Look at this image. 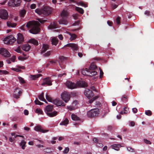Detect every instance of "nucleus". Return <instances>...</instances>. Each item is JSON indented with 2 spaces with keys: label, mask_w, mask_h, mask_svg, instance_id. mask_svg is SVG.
Masks as SVG:
<instances>
[{
  "label": "nucleus",
  "mask_w": 154,
  "mask_h": 154,
  "mask_svg": "<svg viewBox=\"0 0 154 154\" xmlns=\"http://www.w3.org/2000/svg\"><path fill=\"white\" fill-rule=\"evenodd\" d=\"M97 66L94 63H92L90 66L89 69L86 68L82 71V73L84 75H86L90 76H94L97 75V72L95 71L97 68Z\"/></svg>",
  "instance_id": "f257e3e1"
},
{
  "label": "nucleus",
  "mask_w": 154,
  "mask_h": 154,
  "mask_svg": "<svg viewBox=\"0 0 154 154\" xmlns=\"http://www.w3.org/2000/svg\"><path fill=\"white\" fill-rule=\"evenodd\" d=\"M66 85L68 88L73 89L76 88L77 86L85 87L88 86L87 83L83 81H78L76 84L72 82L69 81H67L66 83Z\"/></svg>",
  "instance_id": "f03ea898"
},
{
  "label": "nucleus",
  "mask_w": 154,
  "mask_h": 154,
  "mask_svg": "<svg viewBox=\"0 0 154 154\" xmlns=\"http://www.w3.org/2000/svg\"><path fill=\"white\" fill-rule=\"evenodd\" d=\"M51 8L49 6L44 7L43 9H37L35 10V12L39 15L43 16H46L50 14L51 12Z\"/></svg>",
  "instance_id": "7ed1b4c3"
},
{
  "label": "nucleus",
  "mask_w": 154,
  "mask_h": 154,
  "mask_svg": "<svg viewBox=\"0 0 154 154\" xmlns=\"http://www.w3.org/2000/svg\"><path fill=\"white\" fill-rule=\"evenodd\" d=\"M99 114V109L96 108L91 109L88 112L87 115L88 117L93 118L97 116Z\"/></svg>",
  "instance_id": "20e7f679"
},
{
  "label": "nucleus",
  "mask_w": 154,
  "mask_h": 154,
  "mask_svg": "<svg viewBox=\"0 0 154 154\" xmlns=\"http://www.w3.org/2000/svg\"><path fill=\"white\" fill-rule=\"evenodd\" d=\"M16 40L12 35H10L5 38L4 40V43L7 44H11Z\"/></svg>",
  "instance_id": "39448f33"
},
{
  "label": "nucleus",
  "mask_w": 154,
  "mask_h": 154,
  "mask_svg": "<svg viewBox=\"0 0 154 154\" xmlns=\"http://www.w3.org/2000/svg\"><path fill=\"white\" fill-rule=\"evenodd\" d=\"M21 0H10L8 2V5L11 7H17L20 5Z\"/></svg>",
  "instance_id": "423d86ee"
},
{
  "label": "nucleus",
  "mask_w": 154,
  "mask_h": 154,
  "mask_svg": "<svg viewBox=\"0 0 154 154\" xmlns=\"http://www.w3.org/2000/svg\"><path fill=\"white\" fill-rule=\"evenodd\" d=\"M22 92V89L18 88H16L14 91L13 96L14 98L18 99L20 98Z\"/></svg>",
  "instance_id": "0eeeda50"
},
{
  "label": "nucleus",
  "mask_w": 154,
  "mask_h": 154,
  "mask_svg": "<svg viewBox=\"0 0 154 154\" xmlns=\"http://www.w3.org/2000/svg\"><path fill=\"white\" fill-rule=\"evenodd\" d=\"M8 17V14L7 10L2 9L0 10V18L1 19L6 20Z\"/></svg>",
  "instance_id": "6e6552de"
},
{
  "label": "nucleus",
  "mask_w": 154,
  "mask_h": 154,
  "mask_svg": "<svg viewBox=\"0 0 154 154\" xmlns=\"http://www.w3.org/2000/svg\"><path fill=\"white\" fill-rule=\"evenodd\" d=\"M61 97L65 102L67 103L70 98V94L66 91L63 92L61 94Z\"/></svg>",
  "instance_id": "1a4fd4ad"
},
{
  "label": "nucleus",
  "mask_w": 154,
  "mask_h": 154,
  "mask_svg": "<svg viewBox=\"0 0 154 154\" xmlns=\"http://www.w3.org/2000/svg\"><path fill=\"white\" fill-rule=\"evenodd\" d=\"M0 54L5 57H9L11 56L9 52L7 49L3 48H0Z\"/></svg>",
  "instance_id": "9d476101"
},
{
  "label": "nucleus",
  "mask_w": 154,
  "mask_h": 154,
  "mask_svg": "<svg viewBox=\"0 0 154 154\" xmlns=\"http://www.w3.org/2000/svg\"><path fill=\"white\" fill-rule=\"evenodd\" d=\"M40 32V28L36 24L32 26V28L29 30V32L33 34H36Z\"/></svg>",
  "instance_id": "9b49d317"
},
{
  "label": "nucleus",
  "mask_w": 154,
  "mask_h": 154,
  "mask_svg": "<svg viewBox=\"0 0 154 154\" xmlns=\"http://www.w3.org/2000/svg\"><path fill=\"white\" fill-rule=\"evenodd\" d=\"M84 94L86 97L89 99L94 96V94L93 92L88 89H86L84 92Z\"/></svg>",
  "instance_id": "f8f14e48"
},
{
  "label": "nucleus",
  "mask_w": 154,
  "mask_h": 154,
  "mask_svg": "<svg viewBox=\"0 0 154 154\" xmlns=\"http://www.w3.org/2000/svg\"><path fill=\"white\" fill-rule=\"evenodd\" d=\"M53 103L57 106H65V103L61 100L58 99H55L53 100Z\"/></svg>",
  "instance_id": "ddd939ff"
},
{
  "label": "nucleus",
  "mask_w": 154,
  "mask_h": 154,
  "mask_svg": "<svg viewBox=\"0 0 154 154\" xmlns=\"http://www.w3.org/2000/svg\"><path fill=\"white\" fill-rule=\"evenodd\" d=\"M52 81L50 77H47L44 79L43 81V83L42 84V85H47L48 86L51 85H52Z\"/></svg>",
  "instance_id": "4468645a"
},
{
  "label": "nucleus",
  "mask_w": 154,
  "mask_h": 154,
  "mask_svg": "<svg viewBox=\"0 0 154 154\" xmlns=\"http://www.w3.org/2000/svg\"><path fill=\"white\" fill-rule=\"evenodd\" d=\"M71 47L74 51L77 50L78 48V45L77 44L74 43L68 44L64 46V47Z\"/></svg>",
  "instance_id": "2eb2a0df"
},
{
  "label": "nucleus",
  "mask_w": 154,
  "mask_h": 154,
  "mask_svg": "<svg viewBox=\"0 0 154 154\" xmlns=\"http://www.w3.org/2000/svg\"><path fill=\"white\" fill-rule=\"evenodd\" d=\"M34 130L37 131H39L42 133H45L48 131V130H43L40 125H38L34 128Z\"/></svg>",
  "instance_id": "dca6fc26"
},
{
  "label": "nucleus",
  "mask_w": 154,
  "mask_h": 154,
  "mask_svg": "<svg viewBox=\"0 0 154 154\" xmlns=\"http://www.w3.org/2000/svg\"><path fill=\"white\" fill-rule=\"evenodd\" d=\"M24 41V38L23 35L20 33L17 34V42L18 44L22 43Z\"/></svg>",
  "instance_id": "f3484780"
},
{
  "label": "nucleus",
  "mask_w": 154,
  "mask_h": 154,
  "mask_svg": "<svg viewBox=\"0 0 154 154\" xmlns=\"http://www.w3.org/2000/svg\"><path fill=\"white\" fill-rule=\"evenodd\" d=\"M112 148L116 151L119 150L120 148L122 147L120 144H114L111 146Z\"/></svg>",
  "instance_id": "a211bd4d"
},
{
  "label": "nucleus",
  "mask_w": 154,
  "mask_h": 154,
  "mask_svg": "<svg viewBox=\"0 0 154 154\" xmlns=\"http://www.w3.org/2000/svg\"><path fill=\"white\" fill-rule=\"evenodd\" d=\"M30 48L31 46L28 44H25L22 46V49L26 51H29Z\"/></svg>",
  "instance_id": "6ab92c4d"
},
{
  "label": "nucleus",
  "mask_w": 154,
  "mask_h": 154,
  "mask_svg": "<svg viewBox=\"0 0 154 154\" xmlns=\"http://www.w3.org/2000/svg\"><path fill=\"white\" fill-rule=\"evenodd\" d=\"M66 19V18H62V19L59 20V23L60 24L67 25L68 23V21Z\"/></svg>",
  "instance_id": "aec40b11"
},
{
  "label": "nucleus",
  "mask_w": 154,
  "mask_h": 154,
  "mask_svg": "<svg viewBox=\"0 0 154 154\" xmlns=\"http://www.w3.org/2000/svg\"><path fill=\"white\" fill-rule=\"evenodd\" d=\"M53 109V106H52L48 105L45 108V112L47 114V113L51 112L52 111Z\"/></svg>",
  "instance_id": "412c9836"
},
{
  "label": "nucleus",
  "mask_w": 154,
  "mask_h": 154,
  "mask_svg": "<svg viewBox=\"0 0 154 154\" xmlns=\"http://www.w3.org/2000/svg\"><path fill=\"white\" fill-rule=\"evenodd\" d=\"M49 48L48 45L46 44H43L42 49L41 53L43 54L47 51Z\"/></svg>",
  "instance_id": "4be33fe9"
},
{
  "label": "nucleus",
  "mask_w": 154,
  "mask_h": 154,
  "mask_svg": "<svg viewBox=\"0 0 154 154\" xmlns=\"http://www.w3.org/2000/svg\"><path fill=\"white\" fill-rule=\"evenodd\" d=\"M57 23L55 22H54L53 23H51V24L48 27L50 29H56L57 27Z\"/></svg>",
  "instance_id": "5701e85b"
},
{
  "label": "nucleus",
  "mask_w": 154,
  "mask_h": 154,
  "mask_svg": "<svg viewBox=\"0 0 154 154\" xmlns=\"http://www.w3.org/2000/svg\"><path fill=\"white\" fill-rule=\"evenodd\" d=\"M57 114V112L56 111H54L53 112H50L47 113V115L50 117H53L56 116Z\"/></svg>",
  "instance_id": "b1692460"
},
{
  "label": "nucleus",
  "mask_w": 154,
  "mask_h": 154,
  "mask_svg": "<svg viewBox=\"0 0 154 154\" xmlns=\"http://www.w3.org/2000/svg\"><path fill=\"white\" fill-rule=\"evenodd\" d=\"M61 15L62 18H66L68 15L67 11L63 10L61 13Z\"/></svg>",
  "instance_id": "393cba45"
},
{
  "label": "nucleus",
  "mask_w": 154,
  "mask_h": 154,
  "mask_svg": "<svg viewBox=\"0 0 154 154\" xmlns=\"http://www.w3.org/2000/svg\"><path fill=\"white\" fill-rule=\"evenodd\" d=\"M29 42L32 43L35 45H38V41L34 38L31 39L29 40Z\"/></svg>",
  "instance_id": "a878e982"
},
{
  "label": "nucleus",
  "mask_w": 154,
  "mask_h": 154,
  "mask_svg": "<svg viewBox=\"0 0 154 154\" xmlns=\"http://www.w3.org/2000/svg\"><path fill=\"white\" fill-rule=\"evenodd\" d=\"M39 99L42 101H43L46 103H47V102L46 100L45 99L44 97V93L42 92V93L38 96Z\"/></svg>",
  "instance_id": "bb28decb"
},
{
  "label": "nucleus",
  "mask_w": 154,
  "mask_h": 154,
  "mask_svg": "<svg viewBox=\"0 0 154 154\" xmlns=\"http://www.w3.org/2000/svg\"><path fill=\"white\" fill-rule=\"evenodd\" d=\"M128 97L127 95H124L122 97L121 100L123 102L125 103L128 101Z\"/></svg>",
  "instance_id": "cd10ccee"
},
{
  "label": "nucleus",
  "mask_w": 154,
  "mask_h": 154,
  "mask_svg": "<svg viewBox=\"0 0 154 154\" xmlns=\"http://www.w3.org/2000/svg\"><path fill=\"white\" fill-rule=\"evenodd\" d=\"M69 120L66 118L65 119L60 123V125H67L69 123Z\"/></svg>",
  "instance_id": "c85d7f7f"
},
{
  "label": "nucleus",
  "mask_w": 154,
  "mask_h": 154,
  "mask_svg": "<svg viewBox=\"0 0 154 154\" xmlns=\"http://www.w3.org/2000/svg\"><path fill=\"white\" fill-rule=\"evenodd\" d=\"M51 42L53 45H56L58 42V39L55 38H53L52 39Z\"/></svg>",
  "instance_id": "c756f323"
},
{
  "label": "nucleus",
  "mask_w": 154,
  "mask_h": 154,
  "mask_svg": "<svg viewBox=\"0 0 154 154\" xmlns=\"http://www.w3.org/2000/svg\"><path fill=\"white\" fill-rule=\"evenodd\" d=\"M75 10L79 12L80 13L83 14L84 13V11L83 9L79 7H75Z\"/></svg>",
  "instance_id": "7c9ffc66"
},
{
  "label": "nucleus",
  "mask_w": 154,
  "mask_h": 154,
  "mask_svg": "<svg viewBox=\"0 0 154 154\" xmlns=\"http://www.w3.org/2000/svg\"><path fill=\"white\" fill-rule=\"evenodd\" d=\"M7 26H8L11 27H14L16 26V23H12L9 21L7 22Z\"/></svg>",
  "instance_id": "2f4dec72"
},
{
  "label": "nucleus",
  "mask_w": 154,
  "mask_h": 154,
  "mask_svg": "<svg viewBox=\"0 0 154 154\" xmlns=\"http://www.w3.org/2000/svg\"><path fill=\"white\" fill-rule=\"evenodd\" d=\"M26 143V142L24 141V140H22L21 142L20 143V146H21L22 148L24 149H25V145Z\"/></svg>",
  "instance_id": "473e14b6"
},
{
  "label": "nucleus",
  "mask_w": 154,
  "mask_h": 154,
  "mask_svg": "<svg viewBox=\"0 0 154 154\" xmlns=\"http://www.w3.org/2000/svg\"><path fill=\"white\" fill-rule=\"evenodd\" d=\"M72 119L74 121L79 120H80L79 118L76 115L74 114H72L71 115Z\"/></svg>",
  "instance_id": "72a5a7b5"
},
{
  "label": "nucleus",
  "mask_w": 154,
  "mask_h": 154,
  "mask_svg": "<svg viewBox=\"0 0 154 154\" xmlns=\"http://www.w3.org/2000/svg\"><path fill=\"white\" fill-rule=\"evenodd\" d=\"M34 25V24L32 22L29 21L27 23L26 26L28 28H31L32 26Z\"/></svg>",
  "instance_id": "f704fd0d"
},
{
  "label": "nucleus",
  "mask_w": 154,
  "mask_h": 154,
  "mask_svg": "<svg viewBox=\"0 0 154 154\" xmlns=\"http://www.w3.org/2000/svg\"><path fill=\"white\" fill-rule=\"evenodd\" d=\"M42 76V75L41 74H38L35 75H32L31 76L32 78V79L35 80L39 77Z\"/></svg>",
  "instance_id": "c9c22d12"
},
{
  "label": "nucleus",
  "mask_w": 154,
  "mask_h": 154,
  "mask_svg": "<svg viewBox=\"0 0 154 154\" xmlns=\"http://www.w3.org/2000/svg\"><path fill=\"white\" fill-rule=\"evenodd\" d=\"M69 35L71 36L70 40L71 41L75 39L77 37V35L75 34L69 33Z\"/></svg>",
  "instance_id": "e433bc0d"
},
{
  "label": "nucleus",
  "mask_w": 154,
  "mask_h": 154,
  "mask_svg": "<svg viewBox=\"0 0 154 154\" xmlns=\"http://www.w3.org/2000/svg\"><path fill=\"white\" fill-rule=\"evenodd\" d=\"M46 98L48 101L53 102V100H52V99L51 98V97L49 95L47 94H46Z\"/></svg>",
  "instance_id": "4c0bfd02"
},
{
  "label": "nucleus",
  "mask_w": 154,
  "mask_h": 154,
  "mask_svg": "<svg viewBox=\"0 0 154 154\" xmlns=\"http://www.w3.org/2000/svg\"><path fill=\"white\" fill-rule=\"evenodd\" d=\"M35 112L36 113H38V114H42L43 113V112L42 110L39 108L36 109L35 110Z\"/></svg>",
  "instance_id": "58836bf2"
},
{
  "label": "nucleus",
  "mask_w": 154,
  "mask_h": 154,
  "mask_svg": "<svg viewBox=\"0 0 154 154\" xmlns=\"http://www.w3.org/2000/svg\"><path fill=\"white\" fill-rule=\"evenodd\" d=\"M26 11L24 10H23L20 11V15L22 17H23L25 14H26Z\"/></svg>",
  "instance_id": "ea45409f"
},
{
  "label": "nucleus",
  "mask_w": 154,
  "mask_h": 154,
  "mask_svg": "<svg viewBox=\"0 0 154 154\" xmlns=\"http://www.w3.org/2000/svg\"><path fill=\"white\" fill-rule=\"evenodd\" d=\"M121 18L119 16H118L116 18V21L117 24L119 25L120 24L121 21H120Z\"/></svg>",
  "instance_id": "a19ab883"
},
{
  "label": "nucleus",
  "mask_w": 154,
  "mask_h": 154,
  "mask_svg": "<svg viewBox=\"0 0 154 154\" xmlns=\"http://www.w3.org/2000/svg\"><path fill=\"white\" fill-rule=\"evenodd\" d=\"M145 113L146 115L148 116H150L152 114V112L150 110H146L145 112Z\"/></svg>",
  "instance_id": "79ce46f5"
},
{
  "label": "nucleus",
  "mask_w": 154,
  "mask_h": 154,
  "mask_svg": "<svg viewBox=\"0 0 154 154\" xmlns=\"http://www.w3.org/2000/svg\"><path fill=\"white\" fill-rule=\"evenodd\" d=\"M66 57H65L63 56H60L59 58L60 61L61 62L64 61L65 60H66Z\"/></svg>",
  "instance_id": "37998d69"
},
{
  "label": "nucleus",
  "mask_w": 154,
  "mask_h": 154,
  "mask_svg": "<svg viewBox=\"0 0 154 154\" xmlns=\"http://www.w3.org/2000/svg\"><path fill=\"white\" fill-rule=\"evenodd\" d=\"M35 103L36 104L42 105L43 104V103L40 102L38 99H36V100L34 101Z\"/></svg>",
  "instance_id": "c03bdc74"
},
{
  "label": "nucleus",
  "mask_w": 154,
  "mask_h": 154,
  "mask_svg": "<svg viewBox=\"0 0 154 154\" xmlns=\"http://www.w3.org/2000/svg\"><path fill=\"white\" fill-rule=\"evenodd\" d=\"M14 51L18 53H22V51L20 46L18 47L16 49H14Z\"/></svg>",
  "instance_id": "a18cd8bd"
},
{
  "label": "nucleus",
  "mask_w": 154,
  "mask_h": 154,
  "mask_svg": "<svg viewBox=\"0 0 154 154\" xmlns=\"http://www.w3.org/2000/svg\"><path fill=\"white\" fill-rule=\"evenodd\" d=\"M8 73V71L6 70H0V74L2 75L3 74H7Z\"/></svg>",
  "instance_id": "49530a36"
},
{
  "label": "nucleus",
  "mask_w": 154,
  "mask_h": 154,
  "mask_svg": "<svg viewBox=\"0 0 154 154\" xmlns=\"http://www.w3.org/2000/svg\"><path fill=\"white\" fill-rule=\"evenodd\" d=\"M18 79L19 80V81H20V82L22 83V84H23V83H25V81L21 77H18Z\"/></svg>",
  "instance_id": "de8ad7c7"
},
{
  "label": "nucleus",
  "mask_w": 154,
  "mask_h": 154,
  "mask_svg": "<svg viewBox=\"0 0 154 154\" xmlns=\"http://www.w3.org/2000/svg\"><path fill=\"white\" fill-rule=\"evenodd\" d=\"M69 150V148L68 147H66L63 151V153L64 154H66L68 153Z\"/></svg>",
  "instance_id": "09e8293b"
},
{
  "label": "nucleus",
  "mask_w": 154,
  "mask_h": 154,
  "mask_svg": "<svg viewBox=\"0 0 154 154\" xmlns=\"http://www.w3.org/2000/svg\"><path fill=\"white\" fill-rule=\"evenodd\" d=\"M123 110L124 111V113L126 114L129 110V108H128L127 107H125L123 108Z\"/></svg>",
  "instance_id": "8fccbe9b"
},
{
  "label": "nucleus",
  "mask_w": 154,
  "mask_h": 154,
  "mask_svg": "<svg viewBox=\"0 0 154 154\" xmlns=\"http://www.w3.org/2000/svg\"><path fill=\"white\" fill-rule=\"evenodd\" d=\"M37 20L38 21L41 23H43L47 21L46 20H43L40 18H38Z\"/></svg>",
  "instance_id": "3c124183"
},
{
  "label": "nucleus",
  "mask_w": 154,
  "mask_h": 154,
  "mask_svg": "<svg viewBox=\"0 0 154 154\" xmlns=\"http://www.w3.org/2000/svg\"><path fill=\"white\" fill-rule=\"evenodd\" d=\"M127 150L131 152H134V149L132 148V147H127Z\"/></svg>",
  "instance_id": "603ef678"
},
{
  "label": "nucleus",
  "mask_w": 154,
  "mask_h": 154,
  "mask_svg": "<svg viewBox=\"0 0 154 154\" xmlns=\"http://www.w3.org/2000/svg\"><path fill=\"white\" fill-rule=\"evenodd\" d=\"M118 6V5H116L114 3L112 4V7L113 9H115Z\"/></svg>",
  "instance_id": "864d4df0"
},
{
  "label": "nucleus",
  "mask_w": 154,
  "mask_h": 154,
  "mask_svg": "<svg viewBox=\"0 0 154 154\" xmlns=\"http://www.w3.org/2000/svg\"><path fill=\"white\" fill-rule=\"evenodd\" d=\"M144 142L145 143H146V144H151V142L150 141L148 140L147 139H144Z\"/></svg>",
  "instance_id": "5fc2aeb1"
},
{
  "label": "nucleus",
  "mask_w": 154,
  "mask_h": 154,
  "mask_svg": "<svg viewBox=\"0 0 154 154\" xmlns=\"http://www.w3.org/2000/svg\"><path fill=\"white\" fill-rule=\"evenodd\" d=\"M78 14H75L72 15V17L75 20H77L78 18Z\"/></svg>",
  "instance_id": "6e6d98bb"
},
{
  "label": "nucleus",
  "mask_w": 154,
  "mask_h": 154,
  "mask_svg": "<svg viewBox=\"0 0 154 154\" xmlns=\"http://www.w3.org/2000/svg\"><path fill=\"white\" fill-rule=\"evenodd\" d=\"M96 146L98 147H101L103 146V144L101 143L97 142L96 144Z\"/></svg>",
  "instance_id": "4d7b16f0"
},
{
  "label": "nucleus",
  "mask_w": 154,
  "mask_h": 154,
  "mask_svg": "<svg viewBox=\"0 0 154 154\" xmlns=\"http://www.w3.org/2000/svg\"><path fill=\"white\" fill-rule=\"evenodd\" d=\"M36 7V5L35 4H32L30 5V8L31 9H35Z\"/></svg>",
  "instance_id": "13d9d810"
},
{
  "label": "nucleus",
  "mask_w": 154,
  "mask_h": 154,
  "mask_svg": "<svg viewBox=\"0 0 154 154\" xmlns=\"http://www.w3.org/2000/svg\"><path fill=\"white\" fill-rule=\"evenodd\" d=\"M107 23L109 26H112L113 24V22L111 21L108 20Z\"/></svg>",
  "instance_id": "bf43d9fd"
},
{
  "label": "nucleus",
  "mask_w": 154,
  "mask_h": 154,
  "mask_svg": "<svg viewBox=\"0 0 154 154\" xmlns=\"http://www.w3.org/2000/svg\"><path fill=\"white\" fill-rule=\"evenodd\" d=\"M144 14L145 15H146L147 16H150V11H145L144 12Z\"/></svg>",
  "instance_id": "052dcab7"
},
{
  "label": "nucleus",
  "mask_w": 154,
  "mask_h": 154,
  "mask_svg": "<svg viewBox=\"0 0 154 154\" xmlns=\"http://www.w3.org/2000/svg\"><path fill=\"white\" fill-rule=\"evenodd\" d=\"M79 4L81 5H82L85 7H87V5H85V4L83 2H79Z\"/></svg>",
  "instance_id": "680f3d73"
},
{
  "label": "nucleus",
  "mask_w": 154,
  "mask_h": 154,
  "mask_svg": "<svg viewBox=\"0 0 154 154\" xmlns=\"http://www.w3.org/2000/svg\"><path fill=\"white\" fill-rule=\"evenodd\" d=\"M132 111L134 113H136L137 112V109L135 108H133L132 109Z\"/></svg>",
  "instance_id": "e2e57ef3"
},
{
  "label": "nucleus",
  "mask_w": 154,
  "mask_h": 154,
  "mask_svg": "<svg viewBox=\"0 0 154 154\" xmlns=\"http://www.w3.org/2000/svg\"><path fill=\"white\" fill-rule=\"evenodd\" d=\"M67 108L70 111L74 109V107L72 106H67Z\"/></svg>",
  "instance_id": "0e129e2a"
},
{
  "label": "nucleus",
  "mask_w": 154,
  "mask_h": 154,
  "mask_svg": "<svg viewBox=\"0 0 154 154\" xmlns=\"http://www.w3.org/2000/svg\"><path fill=\"white\" fill-rule=\"evenodd\" d=\"M103 72L102 70L100 69V77L101 78L102 76H103Z\"/></svg>",
  "instance_id": "69168bd1"
},
{
  "label": "nucleus",
  "mask_w": 154,
  "mask_h": 154,
  "mask_svg": "<svg viewBox=\"0 0 154 154\" xmlns=\"http://www.w3.org/2000/svg\"><path fill=\"white\" fill-rule=\"evenodd\" d=\"M16 59V57L14 56H12L11 59V60L12 62H14Z\"/></svg>",
  "instance_id": "338daca9"
},
{
  "label": "nucleus",
  "mask_w": 154,
  "mask_h": 154,
  "mask_svg": "<svg viewBox=\"0 0 154 154\" xmlns=\"http://www.w3.org/2000/svg\"><path fill=\"white\" fill-rule=\"evenodd\" d=\"M50 51H48L47 53H45V54L44 55L45 57H48V56H49L50 55Z\"/></svg>",
  "instance_id": "774afa93"
}]
</instances>
